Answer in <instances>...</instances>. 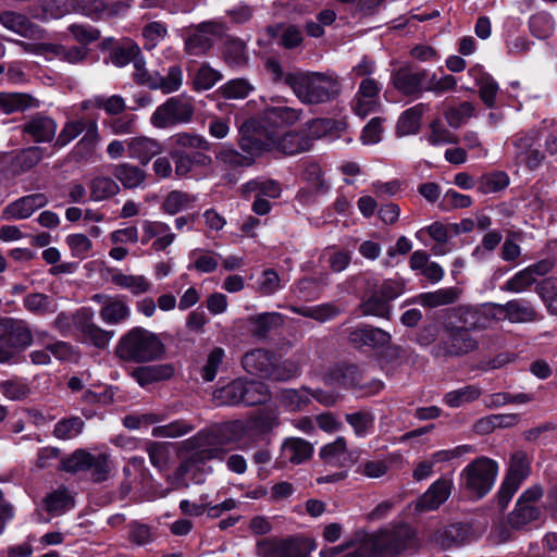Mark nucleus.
I'll list each match as a JSON object with an SVG mask.
<instances>
[{
  "mask_svg": "<svg viewBox=\"0 0 557 557\" xmlns=\"http://www.w3.org/2000/svg\"><path fill=\"white\" fill-rule=\"evenodd\" d=\"M224 445L225 443L214 432H199L196 436L187 440L184 447L190 453V456L177 470L181 482L176 486H187L189 481L201 483L203 473L199 471L198 463L221 458L226 451Z\"/></svg>",
  "mask_w": 557,
  "mask_h": 557,
  "instance_id": "1",
  "label": "nucleus"
},
{
  "mask_svg": "<svg viewBox=\"0 0 557 557\" xmlns=\"http://www.w3.org/2000/svg\"><path fill=\"white\" fill-rule=\"evenodd\" d=\"M286 82L295 96L306 104L330 102L341 90L337 76L331 73L295 74L288 76Z\"/></svg>",
  "mask_w": 557,
  "mask_h": 557,
  "instance_id": "2",
  "label": "nucleus"
},
{
  "mask_svg": "<svg viewBox=\"0 0 557 557\" xmlns=\"http://www.w3.org/2000/svg\"><path fill=\"white\" fill-rule=\"evenodd\" d=\"M42 13L36 16L42 20L60 18L77 12L94 20L119 15L126 10L122 2L106 4L102 0H41Z\"/></svg>",
  "mask_w": 557,
  "mask_h": 557,
  "instance_id": "3",
  "label": "nucleus"
},
{
  "mask_svg": "<svg viewBox=\"0 0 557 557\" xmlns=\"http://www.w3.org/2000/svg\"><path fill=\"white\" fill-rule=\"evenodd\" d=\"M116 354L125 361L149 362L163 356L164 345L156 333L136 326L121 337Z\"/></svg>",
  "mask_w": 557,
  "mask_h": 557,
  "instance_id": "4",
  "label": "nucleus"
},
{
  "mask_svg": "<svg viewBox=\"0 0 557 557\" xmlns=\"http://www.w3.org/2000/svg\"><path fill=\"white\" fill-rule=\"evenodd\" d=\"M366 544L370 555L398 554L418 546L417 532L407 524L394 525L366 535Z\"/></svg>",
  "mask_w": 557,
  "mask_h": 557,
  "instance_id": "5",
  "label": "nucleus"
},
{
  "mask_svg": "<svg viewBox=\"0 0 557 557\" xmlns=\"http://www.w3.org/2000/svg\"><path fill=\"white\" fill-rule=\"evenodd\" d=\"M497 473L496 461L487 457H480L461 471V484L470 495L481 498L494 486Z\"/></svg>",
  "mask_w": 557,
  "mask_h": 557,
  "instance_id": "6",
  "label": "nucleus"
},
{
  "mask_svg": "<svg viewBox=\"0 0 557 557\" xmlns=\"http://www.w3.org/2000/svg\"><path fill=\"white\" fill-rule=\"evenodd\" d=\"M62 469L67 472L89 471L95 481H103L108 478L112 465L108 454H90L78 449L62 460Z\"/></svg>",
  "mask_w": 557,
  "mask_h": 557,
  "instance_id": "7",
  "label": "nucleus"
},
{
  "mask_svg": "<svg viewBox=\"0 0 557 557\" xmlns=\"http://www.w3.org/2000/svg\"><path fill=\"white\" fill-rule=\"evenodd\" d=\"M194 113L191 104L178 97H171L159 106L150 117L157 128H166L178 123L189 122Z\"/></svg>",
  "mask_w": 557,
  "mask_h": 557,
  "instance_id": "8",
  "label": "nucleus"
},
{
  "mask_svg": "<svg viewBox=\"0 0 557 557\" xmlns=\"http://www.w3.org/2000/svg\"><path fill=\"white\" fill-rule=\"evenodd\" d=\"M512 146L517 163L524 164L531 170L542 164L544 154L540 151V144L534 132L518 133L512 138Z\"/></svg>",
  "mask_w": 557,
  "mask_h": 557,
  "instance_id": "9",
  "label": "nucleus"
},
{
  "mask_svg": "<svg viewBox=\"0 0 557 557\" xmlns=\"http://www.w3.org/2000/svg\"><path fill=\"white\" fill-rule=\"evenodd\" d=\"M530 474V458L523 451H517L511 456L509 471L502 484L499 496L508 502L518 491L520 484Z\"/></svg>",
  "mask_w": 557,
  "mask_h": 557,
  "instance_id": "10",
  "label": "nucleus"
},
{
  "mask_svg": "<svg viewBox=\"0 0 557 557\" xmlns=\"http://www.w3.org/2000/svg\"><path fill=\"white\" fill-rule=\"evenodd\" d=\"M454 482L451 478L442 476L433 482L430 487L414 503L418 512L437 509L451 494Z\"/></svg>",
  "mask_w": 557,
  "mask_h": 557,
  "instance_id": "11",
  "label": "nucleus"
},
{
  "mask_svg": "<svg viewBox=\"0 0 557 557\" xmlns=\"http://www.w3.org/2000/svg\"><path fill=\"white\" fill-rule=\"evenodd\" d=\"M48 202L46 194H30L9 203L2 211V218L8 221L27 219L36 210L46 207Z\"/></svg>",
  "mask_w": 557,
  "mask_h": 557,
  "instance_id": "12",
  "label": "nucleus"
},
{
  "mask_svg": "<svg viewBox=\"0 0 557 557\" xmlns=\"http://www.w3.org/2000/svg\"><path fill=\"white\" fill-rule=\"evenodd\" d=\"M222 34V27L212 22L200 24L186 39L185 48L189 54L200 55L206 53L214 40Z\"/></svg>",
  "mask_w": 557,
  "mask_h": 557,
  "instance_id": "13",
  "label": "nucleus"
},
{
  "mask_svg": "<svg viewBox=\"0 0 557 557\" xmlns=\"http://www.w3.org/2000/svg\"><path fill=\"white\" fill-rule=\"evenodd\" d=\"M141 244L147 245L153 239L151 247L156 251H164L176 238L170 225L161 221L145 220L141 223Z\"/></svg>",
  "mask_w": 557,
  "mask_h": 557,
  "instance_id": "14",
  "label": "nucleus"
},
{
  "mask_svg": "<svg viewBox=\"0 0 557 557\" xmlns=\"http://www.w3.org/2000/svg\"><path fill=\"white\" fill-rule=\"evenodd\" d=\"M476 348V341L467 329H454L448 338L436 348L435 355L460 356Z\"/></svg>",
  "mask_w": 557,
  "mask_h": 557,
  "instance_id": "15",
  "label": "nucleus"
},
{
  "mask_svg": "<svg viewBox=\"0 0 557 557\" xmlns=\"http://www.w3.org/2000/svg\"><path fill=\"white\" fill-rule=\"evenodd\" d=\"M25 51L35 54L54 55L70 63H78L87 55V49L83 47L65 48L64 46L39 42V44H22Z\"/></svg>",
  "mask_w": 557,
  "mask_h": 557,
  "instance_id": "16",
  "label": "nucleus"
},
{
  "mask_svg": "<svg viewBox=\"0 0 557 557\" xmlns=\"http://www.w3.org/2000/svg\"><path fill=\"white\" fill-rule=\"evenodd\" d=\"M392 336L382 329L361 325L349 333V342L357 348L368 347L377 349L387 346Z\"/></svg>",
  "mask_w": 557,
  "mask_h": 557,
  "instance_id": "17",
  "label": "nucleus"
},
{
  "mask_svg": "<svg viewBox=\"0 0 557 557\" xmlns=\"http://www.w3.org/2000/svg\"><path fill=\"white\" fill-rule=\"evenodd\" d=\"M313 446L306 440L300 437L286 438L280 449L277 462L280 465H300L311 458Z\"/></svg>",
  "mask_w": 557,
  "mask_h": 557,
  "instance_id": "18",
  "label": "nucleus"
},
{
  "mask_svg": "<svg viewBox=\"0 0 557 557\" xmlns=\"http://www.w3.org/2000/svg\"><path fill=\"white\" fill-rule=\"evenodd\" d=\"M379 92L380 86L374 79H363L352 102V109L356 114L364 117L375 111L379 106Z\"/></svg>",
  "mask_w": 557,
  "mask_h": 557,
  "instance_id": "19",
  "label": "nucleus"
},
{
  "mask_svg": "<svg viewBox=\"0 0 557 557\" xmlns=\"http://www.w3.org/2000/svg\"><path fill=\"white\" fill-rule=\"evenodd\" d=\"M128 157L138 160L143 165L163 152V147L154 138L147 136H137L128 138L126 141Z\"/></svg>",
  "mask_w": 557,
  "mask_h": 557,
  "instance_id": "20",
  "label": "nucleus"
},
{
  "mask_svg": "<svg viewBox=\"0 0 557 557\" xmlns=\"http://www.w3.org/2000/svg\"><path fill=\"white\" fill-rule=\"evenodd\" d=\"M0 23L9 30L29 39L44 38V30L32 23L26 16L7 11L0 15Z\"/></svg>",
  "mask_w": 557,
  "mask_h": 557,
  "instance_id": "21",
  "label": "nucleus"
},
{
  "mask_svg": "<svg viewBox=\"0 0 557 557\" xmlns=\"http://www.w3.org/2000/svg\"><path fill=\"white\" fill-rule=\"evenodd\" d=\"M269 149H276L285 154H296L310 149V138L301 132H288L281 137H269Z\"/></svg>",
  "mask_w": 557,
  "mask_h": 557,
  "instance_id": "22",
  "label": "nucleus"
},
{
  "mask_svg": "<svg viewBox=\"0 0 557 557\" xmlns=\"http://www.w3.org/2000/svg\"><path fill=\"white\" fill-rule=\"evenodd\" d=\"M497 313L504 317L511 323H527L536 319V311L528 301L523 299H513L504 305H495Z\"/></svg>",
  "mask_w": 557,
  "mask_h": 557,
  "instance_id": "23",
  "label": "nucleus"
},
{
  "mask_svg": "<svg viewBox=\"0 0 557 557\" xmlns=\"http://www.w3.org/2000/svg\"><path fill=\"white\" fill-rule=\"evenodd\" d=\"M171 156L174 159L175 174L178 177L186 176L195 166H208L211 163V158L201 151L174 150Z\"/></svg>",
  "mask_w": 557,
  "mask_h": 557,
  "instance_id": "24",
  "label": "nucleus"
},
{
  "mask_svg": "<svg viewBox=\"0 0 557 557\" xmlns=\"http://www.w3.org/2000/svg\"><path fill=\"white\" fill-rule=\"evenodd\" d=\"M370 555V549L366 544V535L356 534V539L345 542L320 552V557H366Z\"/></svg>",
  "mask_w": 557,
  "mask_h": 557,
  "instance_id": "25",
  "label": "nucleus"
},
{
  "mask_svg": "<svg viewBox=\"0 0 557 557\" xmlns=\"http://www.w3.org/2000/svg\"><path fill=\"white\" fill-rule=\"evenodd\" d=\"M320 456L326 463L335 467H348L354 462L352 455L347 450V443L343 436L323 446Z\"/></svg>",
  "mask_w": 557,
  "mask_h": 557,
  "instance_id": "26",
  "label": "nucleus"
},
{
  "mask_svg": "<svg viewBox=\"0 0 557 557\" xmlns=\"http://www.w3.org/2000/svg\"><path fill=\"white\" fill-rule=\"evenodd\" d=\"M425 78L426 72L424 70L417 72L400 70L393 76V84L401 94L411 96L421 92L422 83Z\"/></svg>",
  "mask_w": 557,
  "mask_h": 557,
  "instance_id": "27",
  "label": "nucleus"
},
{
  "mask_svg": "<svg viewBox=\"0 0 557 557\" xmlns=\"http://www.w3.org/2000/svg\"><path fill=\"white\" fill-rule=\"evenodd\" d=\"M99 315L106 324L117 325L129 319L131 308L124 299L115 296L101 307Z\"/></svg>",
  "mask_w": 557,
  "mask_h": 557,
  "instance_id": "28",
  "label": "nucleus"
},
{
  "mask_svg": "<svg viewBox=\"0 0 557 557\" xmlns=\"http://www.w3.org/2000/svg\"><path fill=\"white\" fill-rule=\"evenodd\" d=\"M300 111L286 107H268L263 111V120L270 127H284L295 124L300 119Z\"/></svg>",
  "mask_w": 557,
  "mask_h": 557,
  "instance_id": "29",
  "label": "nucleus"
},
{
  "mask_svg": "<svg viewBox=\"0 0 557 557\" xmlns=\"http://www.w3.org/2000/svg\"><path fill=\"white\" fill-rule=\"evenodd\" d=\"M112 283L134 296L147 294L152 289V283L145 275L125 274L122 272L112 275Z\"/></svg>",
  "mask_w": 557,
  "mask_h": 557,
  "instance_id": "30",
  "label": "nucleus"
},
{
  "mask_svg": "<svg viewBox=\"0 0 557 557\" xmlns=\"http://www.w3.org/2000/svg\"><path fill=\"white\" fill-rule=\"evenodd\" d=\"M272 366L271 355L262 349H255L247 352L243 358L244 369L250 373L261 377L269 375Z\"/></svg>",
  "mask_w": 557,
  "mask_h": 557,
  "instance_id": "31",
  "label": "nucleus"
},
{
  "mask_svg": "<svg viewBox=\"0 0 557 557\" xmlns=\"http://www.w3.org/2000/svg\"><path fill=\"white\" fill-rule=\"evenodd\" d=\"M460 290L456 287L440 288L434 292L422 293L417 296V302L423 307L435 308L456 302Z\"/></svg>",
  "mask_w": 557,
  "mask_h": 557,
  "instance_id": "32",
  "label": "nucleus"
},
{
  "mask_svg": "<svg viewBox=\"0 0 557 557\" xmlns=\"http://www.w3.org/2000/svg\"><path fill=\"white\" fill-rule=\"evenodd\" d=\"M428 109V104L418 103L403 112L397 123V133L400 136L416 134L420 128V120Z\"/></svg>",
  "mask_w": 557,
  "mask_h": 557,
  "instance_id": "33",
  "label": "nucleus"
},
{
  "mask_svg": "<svg viewBox=\"0 0 557 557\" xmlns=\"http://www.w3.org/2000/svg\"><path fill=\"white\" fill-rule=\"evenodd\" d=\"M174 373L170 364H156L140 367L132 372V376L140 386H147L153 382L168 380Z\"/></svg>",
  "mask_w": 557,
  "mask_h": 557,
  "instance_id": "34",
  "label": "nucleus"
},
{
  "mask_svg": "<svg viewBox=\"0 0 557 557\" xmlns=\"http://www.w3.org/2000/svg\"><path fill=\"white\" fill-rule=\"evenodd\" d=\"M470 74L474 76L481 100L487 108H494L499 89L497 82L490 74L478 69H471Z\"/></svg>",
  "mask_w": 557,
  "mask_h": 557,
  "instance_id": "35",
  "label": "nucleus"
},
{
  "mask_svg": "<svg viewBox=\"0 0 557 557\" xmlns=\"http://www.w3.org/2000/svg\"><path fill=\"white\" fill-rule=\"evenodd\" d=\"M24 132L35 141H49L57 132L55 122L47 116H35L24 127Z\"/></svg>",
  "mask_w": 557,
  "mask_h": 557,
  "instance_id": "36",
  "label": "nucleus"
},
{
  "mask_svg": "<svg viewBox=\"0 0 557 557\" xmlns=\"http://www.w3.org/2000/svg\"><path fill=\"white\" fill-rule=\"evenodd\" d=\"M281 186L277 182L267 178H256L243 186L245 197L259 196L261 198L275 199L281 195Z\"/></svg>",
  "mask_w": 557,
  "mask_h": 557,
  "instance_id": "37",
  "label": "nucleus"
},
{
  "mask_svg": "<svg viewBox=\"0 0 557 557\" xmlns=\"http://www.w3.org/2000/svg\"><path fill=\"white\" fill-rule=\"evenodd\" d=\"M38 107V101L27 94L21 92H1L0 110L5 114L24 111L29 108Z\"/></svg>",
  "mask_w": 557,
  "mask_h": 557,
  "instance_id": "38",
  "label": "nucleus"
},
{
  "mask_svg": "<svg viewBox=\"0 0 557 557\" xmlns=\"http://www.w3.org/2000/svg\"><path fill=\"white\" fill-rule=\"evenodd\" d=\"M190 263L188 270H196L199 273H211L216 270L221 256L213 251L196 248L188 253Z\"/></svg>",
  "mask_w": 557,
  "mask_h": 557,
  "instance_id": "39",
  "label": "nucleus"
},
{
  "mask_svg": "<svg viewBox=\"0 0 557 557\" xmlns=\"http://www.w3.org/2000/svg\"><path fill=\"white\" fill-rule=\"evenodd\" d=\"M113 175L125 188L140 187L146 180V172L137 165L122 163L114 166Z\"/></svg>",
  "mask_w": 557,
  "mask_h": 557,
  "instance_id": "40",
  "label": "nucleus"
},
{
  "mask_svg": "<svg viewBox=\"0 0 557 557\" xmlns=\"http://www.w3.org/2000/svg\"><path fill=\"white\" fill-rule=\"evenodd\" d=\"M289 310L302 317L311 318L319 322H326L339 313V308L332 302L321 304L311 307L290 306Z\"/></svg>",
  "mask_w": 557,
  "mask_h": 557,
  "instance_id": "41",
  "label": "nucleus"
},
{
  "mask_svg": "<svg viewBox=\"0 0 557 557\" xmlns=\"http://www.w3.org/2000/svg\"><path fill=\"white\" fill-rule=\"evenodd\" d=\"M359 370L356 366H345L334 370L325 380L331 386L354 388L359 386Z\"/></svg>",
  "mask_w": 557,
  "mask_h": 557,
  "instance_id": "42",
  "label": "nucleus"
},
{
  "mask_svg": "<svg viewBox=\"0 0 557 557\" xmlns=\"http://www.w3.org/2000/svg\"><path fill=\"white\" fill-rule=\"evenodd\" d=\"M249 331L257 337L264 336L272 327L282 324L283 318L277 312H264L247 319Z\"/></svg>",
  "mask_w": 557,
  "mask_h": 557,
  "instance_id": "43",
  "label": "nucleus"
},
{
  "mask_svg": "<svg viewBox=\"0 0 557 557\" xmlns=\"http://www.w3.org/2000/svg\"><path fill=\"white\" fill-rule=\"evenodd\" d=\"M530 33L537 39L549 38L556 29V22L547 12H536L529 18Z\"/></svg>",
  "mask_w": 557,
  "mask_h": 557,
  "instance_id": "44",
  "label": "nucleus"
},
{
  "mask_svg": "<svg viewBox=\"0 0 557 557\" xmlns=\"http://www.w3.org/2000/svg\"><path fill=\"white\" fill-rule=\"evenodd\" d=\"M245 381L239 379L226 386L218 388L213 393V399L218 405H236L243 403Z\"/></svg>",
  "mask_w": 557,
  "mask_h": 557,
  "instance_id": "45",
  "label": "nucleus"
},
{
  "mask_svg": "<svg viewBox=\"0 0 557 557\" xmlns=\"http://www.w3.org/2000/svg\"><path fill=\"white\" fill-rule=\"evenodd\" d=\"M170 140L177 148L176 150L189 149L201 152L210 150V143L198 134L182 132L171 136Z\"/></svg>",
  "mask_w": 557,
  "mask_h": 557,
  "instance_id": "46",
  "label": "nucleus"
},
{
  "mask_svg": "<svg viewBox=\"0 0 557 557\" xmlns=\"http://www.w3.org/2000/svg\"><path fill=\"white\" fill-rule=\"evenodd\" d=\"M183 84V73L180 66H171L166 76L154 73V81L151 84V89H161L164 94H171L181 88Z\"/></svg>",
  "mask_w": 557,
  "mask_h": 557,
  "instance_id": "47",
  "label": "nucleus"
},
{
  "mask_svg": "<svg viewBox=\"0 0 557 557\" xmlns=\"http://www.w3.org/2000/svg\"><path fill=\"white\" fill-rule=\"evenodd\" d=\"M460 531L461 527L458 524L441 528L430 535L428 543L441 549H447L460 543Z\"/></svg>",
  "mask_w": 557,
  "mask_h": 557,
  "instance_id": "48",
  "label": "nucleus"
},
{
  "mask_svg": "<svg viewBox=\"0 0 557 557\" xmlns=\"http://www.w3.org/2000/svg\"><path fill=\"white\" fill-rule=\"evenodd\" d=\"M278 423V411L274 408L258 410L248 421V428L259 433L271 431Z\"/></svg>",
  "mask_w": 557,
  "mask_h": 557,
  "instance_id": "49",
  "label": "nucleus"
},
{
  "mask_svg": "<svg viewBox=\"0 0 557 557\" xmlns=\"http://www.w3.org/2000/svg\"><path fill=\"white\" fill-rule=\"evenodd\" d=\"M89 189L91 200L101 201L116 195L120 187L111 177L97 176L90 182Z\"/></svg>",
  "mask_w": 557,
  "mask_h": 557,
  "instance_id": "50",
  "label": "nucleus"
},
{
  "mask_svg": "<svg viewBox=\"0 0 557 557\" xmlns=\"http://www.w3.org/2000/svg\"><path fill=\"white\" fill-rule=\"evenodd\" d=\"M225 62L232 67H243L248 62L246 45L239 39H228L224 47Z\"/></svg>",
  "mask_w": 557,
  "mask_h": 557,
  "instance_id": "51",
  "label": "nucleus"
},
{
  "mask_svg": "<svg viewBox=\"0 0 557 557\" xmlns=\"http://www.w3.org/2000/svg\"><path fill=\"white\" fill-rule=\"evenodd\" d=\"M81 333L83 342L90 343L97 348H106L114 334L113 332L101 329L92 322L83 324L81 326Z\"/></svg>",
  "mask_w": 557,
  "mask_h": 557,
  "instance_id": "52",
  "label": "nucleus"
},
{
  "mask_svg": "<svg viewBox=\"0 0 557 557\" xmlns=\"http://www.w3.org/2000/svg\"><path fill=\"white\" fill-rule=\"evenodd\" d=\"M45 503L47 511L54 516L62 515L74 506L73 498L65 488H59L47 495Z\"/></svg>",
  "mask_w": 557,
  "mask_h": 557,
  "instance_id": "53",
  "label": "nucleus"
},
{
  "mask_svg": "<svg viewBox=\"0 0 557 557\" xmlns=\"http://www.w3.org/2000/svg\"><path fill=\"white\" fill-rule=\"evenodd\" d=\"M481 395V391L473 385L463 386L461 388L448 392L444 396V401L451 408H458L466 404L472 403Z\"/></svg>",
  "mask_w": 557,
  "mask_h": 557,
  "instance_id": "54",
  "label": "nucleus"
},
{
  "mask_svg": "<svg viewBox=\"0 0 557 557\" xmlns=\"http://www.w3.org/2000/svg\"><path fill=\"white\" fill-rule=\"evenodd\" d=\"M255 128L256 122L253 120L246 121L239 127L240 138L238 141L240 149L245 152L246 156H251L253 158V161L262 150L261 143L255 137L248 135V133Z\"/></svg>",
  "mask_w": 557,
  "mask_h": 557,
  "instance_id": "55",
  "label": "nucleus"
},
{
  "mask_svg": "<svg viewBox=\"0 0 557 557\" xmlns=\"http://www.w3.org/2000/svg\"><path fill=\"white\" fill-rule=\"evenodd\" d=\"M310 403L308 388L285 389L281 393V404L289 411L302 410Z\"/></svg>",
  "mask_w": 557,
  "mask_h": 557,
  "instance_id": "56",
  "label": "nucleus"
},
{
  "mask_svg": "<svg viewBox=\"0 0 557 557\" xmlns=\"http://www.w3.org/2000/svg\"><path fill=\"white\" fill-rule=\"evenodd\" d=\"M216 160L232 169L247 168L253 164V158L238 152L231 146H223L216 154Z\"/></svg>",
  "mask_w": 557,
  "mask_h": 557,
  "instance_id": "57",
  "label": "nucleus"
},
{
  "mask_svg": "<svg viewBox=\"0 0 557 557\" xmlns=\"http://www.w3.org/2000/svg\"><path fill=\"white\" fill-rule=\"evenodd\" d=\"M194 201L195 198L191 195L181 190H172L166 195L162 209L168 214L174 215L180 211L189 208Z\"/></svg>",
  "mask_w": 557,
  "mask_h": 557,
  "instance_id": "58",
  "label": "nucleus"
},
{
  "mask_svg": "<svg viewBox=\"0 0 557 557\" xmlns=\"http://www.w3.org/2000/svg\"><path fill=\"white\" fill-rule=\"evenodd\" d=\"M426 140L431 146H443L457 144L459 138L456 134L446 128L440 119H435L430 124V134Z\"/></svg>",
  "mask_w": 557,
  "mask_h": 557,
  "instance_id": "59",
  "label": "nucleus"
},
{
  "mask_svg": "<svg viewBox=\"0 0 557 557\" xmlns=\"http://www.w3.org/2000/svg\"><path fill=\"white\" fill-rule=\"evenodd\" d=\"M326 284V276L320 278H304L296 287L297 297L306 301H312L321 296L322 287Z\"/></svg>",
  "mask_w": 557,
  "mask_h": 557,
  "instance_id": "60",
  "label": "nucleus"
},
{
  "mask_svg": "<svg viewBox=\"0 0 557 557\" xmlns=\"http://www.w3.org/2000/svg\"><path fill=\"white\" fill-rule=\"evenodd\" d=\"M141 35L145 49L152 50L166 37L168 27L162 22L153 21L144 26Z\"/></svg>",
  "mask_w": 557,
  "mask_h": 557,
  "instance_id": "61",
  "label": "nucleus"
},
{
  "mask_svg": "<svg viewBox=\"0 0 557 557\" xmlns=\"http://www.w3.org/2000/svg\"><path fill=\"white\" fill-rule=\"evenodd\" d=\"M361 311L366 315L385 318L389 312L388 301L374 288L372 294L361 304Z\"/></svg>",
  "mask_w": 557,
  "mask_h": 557,
  "instance_id": "62",
  "label": "nucleus"
},
{
  "mask_svg": "<svg viewBox=\"0 0 557 557\" xmlns=\"http://www.w3.org/2000/svg\"><path fill=\"white\" fill-rule=\"evenodd\" d=\"M24 307L36 314H46L55 311V304L53 299L41 293H34L27 295L24 300Z\"/></svg>",
  "mask_w": 557,
  "mask_h": 557,
  "instance_id": "63",
  "label": "nucleus"
},
{
  "mask_svg": "<svg viewBox=\"0 0 557 557\" xmlns=\"http://www.w3.org/2000/svg\"><path fill=\"white\" fill-rule=\"evenodd\" d=\"M536 293L546 304L547 309L557 314V278L549 277L536 285Z\"/></svg>",
  "mask_w": 557,
  "mask_h": 557,
  "instance_id": "64",
  "label": "nucleus"
}]
</instances>
